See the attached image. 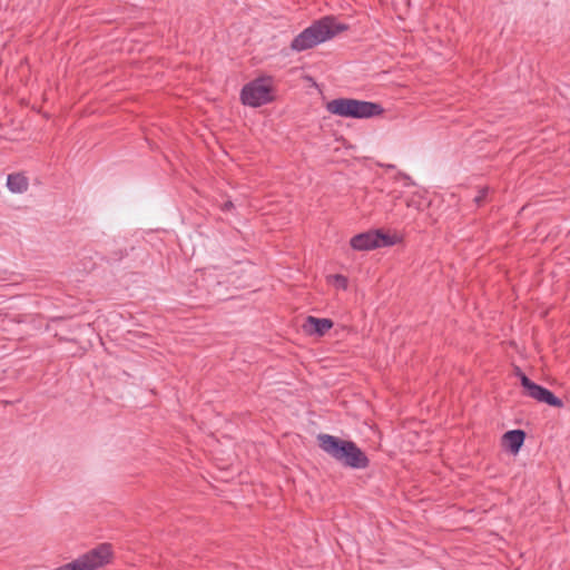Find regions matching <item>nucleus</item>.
I'll use <instances>...</instances> for the list:
<instances>
[{"instance_id":"1","label":"nucleus","mask_w":570,"mask_h":570,"mask_svg":"<svg viewBox=\"0 0 570 570\" xmlns=\"http://www.w3.org/2000/svg\"><path fill=\"white\" fill-rule=\"evenodd\" d=\"M320 448L334 460L352 469H365L368 459L352 441H345L330 434H318Z\"/></svg>"},{"instance_id":"2","label":"nucleus","mask_w":570,"mask_h":570,"mask_svg":"<svg viewBox=\"0 0 570 570\" xmlns=\"http://www.w3.org/2000/svg\"><path fill=\"white\" fill-rule=\"evenodd\" d=\"M344 29V26L340 24L334 18L325 17L311 27L306 28L292 41V49L295 51H303L322 43L340 31Z\"/></svg>"},{"instance_id":"3","label":"nucleus","mask_w":570,"mask_h":570,"mask_svg":"<svg viewBox=\"0 0 570 570\" xmlns=\"http://www.w3.org/2000/svg\"><path fill=\"white\" fill-rule=\"evenodd\" d=\"M326 110L343 118H371L383 112L380 105L350 98H337L326 104Z\"/></svg>"},{"instance_id":"4","label":"nucleus","mask_w":570,"mask_h":570,"mask_svg":"<svg viewBox=\"0 0 570 570\" xmlns=\"http://www.w3.org/2000/svg\"><path fill=\"white\" fill-rule=\"evenodd\" d=\"M240 98L244 105L259 107L273 100V81L269 77L257 78L244 86Z\"/></svg>"},{"instance_id":"5","label":"nucleus","mask_w":570,"mask_h":570,"mask_svg":"<svg viewBox=\"0 0 570 570\" xmlns=\"http://www.w3.org/2000/svg\"><path fill=\"white\" fill-rule=\"evenodd\" d=\"M111 549L108 544H100L72 562L63 564L56 570H95L109 562Z\"/></svg>"},{"instance_id":"6","label":"nucleus","mask_w":570,"mask_h":570,"mask_svg":"<svg viewBox=\"0 0 570 570\" xmlns=\"http://www.w3.org/2000/svg\"><path fill=\"white\" fill-rule=\"evenodd\" d=\"M394 237L381 230H371L354 236L350 244L355 250H372L379 247L391 246Z\"/></svg>"},{"instance_id":"7","label":"nucleus","mask_w":570,"mask_h":570,"mask_svg":"<svg viewBox=\"0 0 570 570\" xmlns=\"http://www.w3.org/2000/svg\"><path fill=\"white\" fill-rule=\"evenodd\" d=\"M333 326V322L328 318H317L308 316L304 324L303 330L309 335H324Z\"/></svg>"},{"instance_id":"8","label":"nucleus","mask_w":570,"mask_h":570,"mask_svg":"<svg viewBox=\"0 0 570 570\" xmlns=\"http://www.w3.org/2000/svg\"><path fill=\"white\" fill-rule=\"evenodd\" d=\"M525 433L522 430H512L503 435L504 445L512 452L518 453L524 442Z\"/></svg>"},{"instance_id":"9","label":"nucleus","mask_w":570,"mask_h":570,"mask_svg":"<svg viewBox=\"0 0 570 570\" xmlns=\"http://www.w3.org/2000/svg\"><path fill=\"white\" fill-rule=\"evenodd\" d=\"M7 187L11 193L22 194L28 190L29 179L22 174H10L7 177Z\"/></svg>"},{"instance_id":"10","label":"nucleus","mask_w":570,"mask_h":570,"mask_svg":"<svg viewBox=\"0 0 570 570\" xmlns=\"http://www.w3.org/2000/svg\"><path fill=\"white\" fill-rule=\"evenodd\" d=\"M512 380H514L515 382H520L521 385L529 390V392H538V393H541V392H549L547 389L544 387H541L534 383H532L521 371L519 370H515V372L513 373V375L511 376Z\"/></svg>"},{"instance_id":"11","label":"nucleus","mask_w":570,"mask_h":570,"mask_svg":"<svg viewBox=\"0 0 570 570\" xmlns=\"http://www.w3.org/2000/svg\"><path fill=\"white\" fill-rule=\"evenodd\" d=\"M538 399L540 402L548 403L552 406H562L563 402L556 395V394H532Z\"/></svg>"},{"instance_id":"12","label":"nucleus","mask_w":570,"mask_h":570,"mask_svg":"<svg viewBox=\"0 0 570 570\" xmlns=\"http://www.w3.org/2000/svg\"><path fill=\"white\" fill-rule=\"evenodd\" d=\"M328 281L336 288L345 289L347 287V279L342 275H331Z\"/></svg>"},{"instance_id":"13","label":"nucleus","mask_w":570,"mask_h":570,"mask_svg":"<svg viewBox=\"0 0 570 570\" xmlns=\"http://www.w3.org/2000/svg\"><path fill=\"white\" fill-rule=\"evenodd\" d=\"M204 282L208 287H212L214 284L219 285L222 282L217 279L215 269H207L204 274Z\"/></svg>"},{"instance_id":"14","label":"nucleus","mask_w":570,"mask_h":570,"mask_svg":"<svg viewBox=\"0 0 570 570\" xmlns=\"http://www.w3.org/2000/svg\"><path fill=\"white\" fill-rule=\"evenodd\" d=\"M487 195H488V188L481 189L474 198L475 204L480 205L485 199Z\"/></svg>"},{"instance_id":"15","label":"nucleus","mask_w":570,"mask_h":570,"mask_svg":"<svg viewBox=\"0 0 570 570\" xmlns=\"http://www.w3.org/2000/svg\"><path fill=\"white\" fill-rule=\"evenodd\" d=\"M400 177L404 180L405 186H410L412 184L410 177H407L405 175H400Z\"/></svg>"},{"instance_id":"16","label":"nucleus","mask_w":570,"mask_h":570,"mask_svg":"<svg viewBox=\"0 0 570 570\" xmlns=\"http://www.w3.org/2000/svg\"><path fill=\"white\" fill-rule=\"evenodd\" d=\"M233 203L228 200L223 205V210H229L233 208Z\"/></svg>"}]
</instances>
